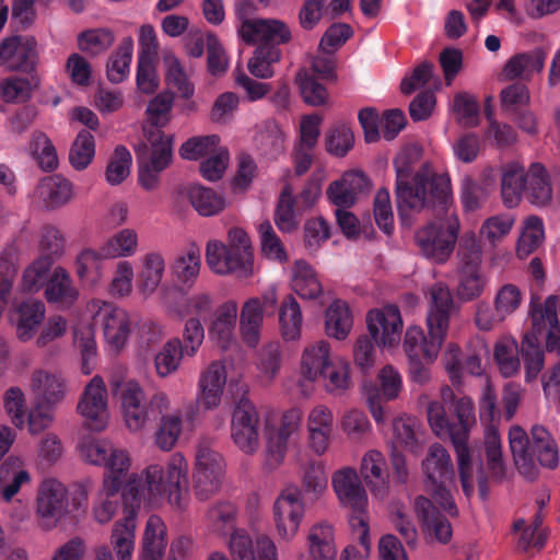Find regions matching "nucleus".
<instances>
[{"instance_id":"nucleus-20","label":"nucleus","mask_w":560,"mask_h":560,"mask_svg":"<svg viewBox=\"0 0 560 560\" xmlns=\"http://www.w3.org/2000/svg\"><path fill=\"white\" fill-rule=\"evenodd\" d=\"M45 317V303L33 295L14 298L8 310V320L18 340L22 342H27L35 337Z\"/></svg>"},{"instance_id":"nucleus-39","label":"nucleus","mask_w":560,"mask_h":560,"mask_svg":"<svg viewBox=\"0 0 560 560\" xmlns=\"http://www.w3.org/2000/svg\"><path fill=\"white\" fill-rule=\"evenodd\" d=\"M196 411L192 407L185 412L175 410L164 413L154 433L155 445L163 452H170L175 447L183 432L184 422L192 429L195 427Z\"/></svg>"},{"instance_id":"nucleus-37","label":"nucleus","mask_w":560,"mask_h":560,"mask_svg":"<svg viewBox=\"0 0 560 560\" xmlns=\"http://www.w3.org/2000/svg\"><path fill=\"white\" fill-rule=\"evenodd\" d=\"M415 512L423 535L430 541L446 544L451 540L453 530L451 523L439 513L432 502L420 495L415 500Z\"/></svg>"},{"instance_id":"nucleus-23","label":"nucleus","mask_w":560,"mask_h":560,"mask_svg":"<svg viewBox=\"0 0 560 560\" xmlns=\"http://www.w3.org/2000/svg\"><path fill=\"white\" fill-rule=\"evenodd\" d=\"M162 67L167 86L185 101L180 105L182 113L185 115L197 113L199 105L194 100L195 84L180 59L171 49L162 51Z\"/></svg>"},{"instance_id":"nucleus-52","label":"nucleus","mask_w":560,"mask_h":560,"mask_svg":"<svg viewBox=\"0 0 560 560\" xmlns=\"http://www.w3.org/2000/svg\"><path fill=\"white\" fill-rule=\"evenodd\" d=\"M26 152L42 171L52 172L59 165L56 147L48 135L42 130H34L30 135Z\"/></svg>"},{"instance_id":"nucleus-3","label":"nucleus","mask_w":560,"mask_h":560,"mask_svg":"<svg viewBox=\"0 0 560 560\" xmlns=\"http://www.w3.org/2000/svg\"><path fill=\"white\" fill-rule=\"evenodd\" d=\"M429 307L425 326L428 336L418 325L407 327L402 348L408 360H420L432 364L439 358L446 339L455 303L448 287L442 282L434 283L427 292Z\"/></svg>"},{"instance_id":"nucleus-14","label":"nucleus","mask_w":560,"mask_h":560,"mask_svg":"<svg viewBox=\"0 0 560 560\" xmlns=\"http://www.w3.org/2000/svg\"><path fill=\"white\" fill-rule=\"evenodd\" d=\"M138 158V183L148 191L159 187L161 173L172 162L173 137L158 129L147 131V140Z\"/></svg>"},{"instance_id":"nucleus-51","label":"nucleus","mask_w":560,"mask_h":560,"mask_svg":"<svg viewBox=\"0 0 560 560\" xmlns=\"http://www.w3.org/2000/svg\"><path fill=\"white\" fill-rule=\"evenodd\" d=\"M365 186L366 178L362 173L348 172L328 187L327 195L334 205L347 208L354 203L357 196Z\"/></svg>"},{"instance_id":"nucleus-26","label":"nucleus","mask_w":560,"mask_h":560,"mask_svg":"<svg viewBox=\"0 0 560 560\" xmlns=\"http://www.w3.org/2000/svg\"><path fill=\"white\" fill-rule=\"evenodd\" d=\"M228 547L233 560H279L277 545L266 534L253 539L246 529L234 528Z\"/></svg>"},{"instance_id":"nucleus-10","label":"nucleus","mask_w":560,"mask_h":560,"mask_svg":"<svg viewBox=\"0 0 560 560\" xmlns=\"http://www.w3.org/2000/svg\"><path fill=\"white\" fill-rule=\"evenodd\" d=\"M479 417L482 422L488 423L483 442L487 482L489 480L502 482L506 477V463L503 457L501 436L494 424L500 418L497 396L489 381L486 382L479 400Z\"/></svg>"},{"instance_id":"nucleus-8","label":"nucleus","mask_w":560,"mask_h":560,"mask_svg":"<svg viewBox=\"0 0 560 560\" xmlns=\"http://www.w3.org/2000/svg\"><path fill=\"white\" fill-rule=\"evenodd\" d=\"M429 207L436 208L443 215L421 228L416 233V243L423 256L434 262H444L455 247L460 228L454 209L453 194L451 192V202L447 207L433 198L424 209Z\"/></svg>"},{"instance_id":"nucleus-2","label":"nucleus","mask_w":560,"mask_h":560,"mask_svg":"<svg viewBox=\"0 0 560 560\" xmlns=\"http://www.w3.org/2000/svg\"><path fill=\"white\" fill-rule=\"evenodd\" d=\"M421 156L417 144L405 147L394 161L396 170V196L399 215L404 224L410 225L412 212H420L431 198L446 206L451 202V178L447 174H435L429 166L413 174V164Z\"/></svg>"},{"instance_id":"nucleus-62","label":"nucleus","mask_w":560,"mask_h":560,"mask_svg":"<svg viewBox=\"0 0 560 560\" xmlns=\"http://www.w3.org/2000/svg\"><path fill=\"white\" fill-rule=\"evenodd\" d=\"M184 359H187V355L180 348V339L178 337L168 339L154 355L156 375L165 378L174 374L180 368Z\"/></svg>"},{"instance_id":"nucleus-22","label":"nucleus","mask_w":560,"mask_h":560,"mask_svg":"<svg viewBox=\"0 0 560 560\" xmlns=\"http://www.w3.org/2000/svg\"><path fill=\"white\" fill-rule=\"evenodd\" d=\"M331 486L340 505L352 513L350 522L355 517H365L368 494L352 467H341L331 477Z\"/></svg>"},{"instance_id":"nucleus-9","label":"nucleus","mask_w":560,"mask_h":560,"mask_svg":"<svg viewBox=\"0 0 560 560\" xmlns=\"http://www.w3.org/2000/svg\"><path fill=\"white\" fill-rule=\"evenodd\" d=\"M425 486L443 511L457 515V508L450 492L455 483V468L447 450L439 443L429 446L421 463Z\"/></svg>"},{"instance_id":"nucleus-18","label":"nucleus","mask_w":560,"mask_h":560,"mask_svg":"<svg viewBox=\"0 0 560 560\" xmlns=\"http://www.w3.org/2000/svg\"><path fill=\"white\" fill-rule=\"evenodd\" d=\"M370 338L383 351L395 353L401 342L404 320L396 305L387 304L366 314Z\"/></svg>"},{"instance_id":"nucleus-13","label":"nucleus","mask_w":560,"mask_h":560,"mask_svg":"<svg viewBox=\"0 0 560 560\" xmlns=\"http://www.w3.org/2000/svg\"><path fill=\"white\" fill-rule=\"evenodd\" d=\"M84 316L101 327L112 350L120 351L125 348L131 332V320L127 311L110 301L92 299L85 305Z\"/></svg>"},{"instance_id":"nucleus-57","label":"nucleus","mask_w":560,"mask_h":560,"mask_svg":"<svg viewBox=\"0 0 560 560\" xmlns=\"http://www.w3.org/2000/svg\"><path fill=\"white\" fill-rule=\"evenodd\" d=\"M319 380L323 382L324 390L334 397H341L352 387L350 375V363L341 357H337L331 366L323 374Z\"/></svg>"},{"instance_id":"nucleus-56","label":"nucleus","mask_w":560,"mask_h":560,"mask_svg":"<svg viewBox=\"0 0 560 560\" xmlns=\"http://www.w3.org/2000/svg\"><path fill=\"white\" fill-rule=\"evenodd\" d=\"M302 495L306 502L320 500L328 490V477L325 467L316 462H310L301 472Z\"/></svg>"},{"instance_id":"nucleus-38","label":"nucleus","mask_w":560,"mask_h":560,"mask_svg":"<svg viewBox=\"0 0 560 560\" xmlns=\"http://www.w3.org/2000/svg\"><path fill=\"white\" fill-rule=\"evenodd\" d=\"M360 474L372 494L383 500L389 490L387 462L377 450L364 453L360 463Z\"/></svg>"},{"instance_id":"nucleus-35","label":"nucleus","mask_w":560,"mask_h":560,"mask_svg":"<svg viewBox=\"0 0 560 560\" xmlns=\"http://www.w3.org/2000/svg\"><path fill=\"white\" fill-rule=\"evenodd\" d=\"M112 260L105 249L85 246L75 256L74 272L78 279L90 288L101 284L107 272V261Z\"/></svg>"},{"instance_id":"nucleus-58","label":"nucleus","mask_w":560,"mask_h":560,"mask_svg":"<svg viewBox=\"0 0 560 560\" xmlns=\"http://www.w3.org/2000/svg\"><path fill=\"white\" fill-rule=\"evenodd\" d=\"M132 56L133 39L131 36H126L112 52L106 63V75L112 83H121L129 77Z\"/></svg>"},{"instance_id":"nucleus-21","label":"nucleus","mask_w":560,"mask_h":560,"mask_svg":"<svg viewBox=\"0 0 560 560\" xmlns=\"http://www.w3.org/2000/svg\"><path fill=\"white\" fill-rule=\"evenodd\" d=\"M231 438L236 447L252 455L259 447V416L255 405L242 397L232 412Z\"/></svg>"},{"instance_id":"nucleus-31","label":"nucleus","mask_w":560,"mask_h":560,"mask_svg":"<svg viewBox=\"0 0 560 560\" xmlns=\"http://www.w3.org/2000/svg\"><path fill=\"white\" fill-rule=\"evenodd\" d=\"M238 305L234 300H226L215 307L208 323L209 339L222 351L237 345L236 325Z\"/></svg>"},{"instance_id":"nucleus-45","label":"nucleus","mask_w":560,"mask_h":560,"mask_svg":"<svg viewBox=\"0 0 560 560\" xmlns=\"http://www.w3.org/2000/svg\"><path fill=\"white\" fill-rule=\"evenodd\" d=\"M79 294L70 273L62 267H56L45 288L46 301L65 310L71 307L78 301Z\"/></svg>"},{"instance_id":"nucleus-44","label":"nucleus","mask_w":560,"mask_h":560,"mask_svg":"<svg viewBox=\"0 0 560 560\" xmlns=\"http://www.w3.org/2000/svg\"><path fill=\"white\" fill-rule=\"evenodd\" d=\"M264 315L259 298H249L244 302L240 313V334L247 348L255 349L259 345Z\"/></svg>"},{"instance_id":"nucleus-16","label":"nucleus","mask_w":560,"mask_h":560,"mask_svg":"<svg viewBox=\"0 0 560 560\" xmlns=\"http://www.w3.org/2000/svg\"><path fill=\"white\" fill-rule=\"evenodd\" d=\"M525 301L524 291L514 283L500 285L493 295V306L481 301L476 304L475 324L480 330L489 331L514 317Z\"/></svg>"},{"instance_id":"nucleus-28","label":"nucleus","mask_w":560,"mask_h":560,"mask_svg":"<svg viewBox=\"0 0 560 560\" xmlns=\"http://www.w3.org/2000/svg\"><path fill=\"white\" fill-rule=\"evenodd\" d=\"M559 296L551 294L545 299L541 304L533 305L530 310V320L533 331L528 335L538 337L544 330H547L546 350L560 360V322L558 318Z\"/></svg>"},{"instance_id":"nucleus-11","label":"nucleus","mask_w":560,"mask_h":560,"mask_svg":"<svg viewBox=\"0 0 560 560\" xmlns=\"http://www.w3.org/2000/svg\"><path fill=\"white\" fill-rule=\"evenodd\" d=\"M226 476V462L208 440H200L194 456V489L200 501L219 493Z\"/></svg>"},{"instance_id":"nucleus-43","label":"nucleus","mask_w":560,"mask_h":560,"mask_svg":"<svg viewBox=\"0 0 560 560\" xmlns=\"http://www.w3.org/2000/svg\"><path fill=\"white\" fill-rule=\"evenodd\" d=\"M200 269V248L196 244H190L173 259L171 276L180 289L190 290L199 278Z\"/></svg>"},{"instance_id":"nucleus-48","label":"nucleus","mask_w":560,"mask_h":560,"mask_svg":"<svg viewBox=\"0 0 560 560\" xmlns=\"http://www.w3.org/2000/svg\"><path fill=\"white\" fill-rule=\"evenodd\" d=\"M178 194L187 198L195 211L201 217L217 215L226 206L221 194L199 184L186 185L179 189Z\"/></svg>"},{"instance_id":"nucleus-41","label":"nucleus","mask_w":560,"mask_h":560,"mask_svg":"<svg viewBox=\"0 0 560 560\" xmlns=\"http://www.w3.org/2000/svg\"><path fill=\"white\" fill-rule=\"evenodd\" d=\"M306 546L311 560H337L334 525L327 521L313 524L306 535Z\"/></svg>"},{"instance_id":"nucleus-5","label":"nucleus","mask_w":560,"mask_h":560,"mask_svg":"<svg viewBox=\"0 0 560 560\" xmlns=\"http://www.w3.org/2000/svg\"><path fill=\"white\" fill-rule=\"evenodd\" d=\"M523 194L537 208L549 207L553 199V188L547 168L540 163H532L526 171L517 161H510L501 167V197L506 208L516 207Z\"/></svg>"},{"instance_id":"nucleus-27","label":"nucleus","mask_w":560,"mask_h":560,"mask_svg":"<svg viewBox=\"0 0 560 560\" xmlns=\"http://www.w3.org/2000/svg\"><path fill=\"white\" fill-rule=\"evenodd\" d=\"M206 260L209 268L217 275H235L247 279L255 273V266L248 258L241 257L238 252L219 240H210L206 245Z\"/></svg>"},{"instance_id":"nucleus-4","label":"nucleus","mask_w":560,"mask_h":560,"mask_svg":"<svg viewBox=\"0 0 560 560\" xmlns=\"http://www.w3.org/2000/svg\"><path fill=\"white\" fill-rule=\"evenodd\" d=\"M419 402L427 404V418L432 432L440 439H451L455 453L458 478L462 489L467 498L471 497L478 486L480 495H487V476L481 463H477L472 452L466 443V432H456L446 413L445 406L440 400H429L428 395L419 397Z\"/></svg>"},{"instance_id":"nucleus-1","label":"nucleus","mask_w":560,"mask_h":560,"mask_svg":"<svg viewBox=\"0 0 560 560\" xmlns=\"http://www.w3.org/2000/svg\"><path fill=\"white\" fill-rule=\"evenodd\" d=\"M189 465L183 453L172 454L164 464L152 463L127 479L122 499L127 506L124 517L113 525L109 542L116 560H132L136 547L137 514L148 509L170 504L184 511L189 504Z\"/></svg>"},{"instance_id":"nucleus-33","label":"nucleus","mask_w":560,"mask_h":560,"mask_svg":"<svg viewBox=\"0 0 560 560\" xmlns=\"http://www.w3.org/2000/svg\"><path fill=\"white\" fill-rule=\"evenodd\" d=\"M37 42L32 36L13 35L0 42V67L9 71H30L36 62Z\"/></svg>"},{"instance_id":"nucleus-25","label":"nucleus","mask_w":560,"mask_h":560,"mask_svg":"<svg viewBox=\"0 0 560 560\" xmlns=\"http://www.w3.org/2000/svg\"><path fill=\"white\" fill-rule=\"evenodd\" d=\"M301 423V411L296 408L287 410L281 418L279 428L266 429L267 450L265 464L268 469L279 467L287 455L290 439L299 431Z\"/></svg>"},{"instance_id":"nucleus-63","label":"nucleus","mask_w":560,"mask_h":560,"mask_svg":"<svg viewBox=\"0 0 560 560\" xmlns=\"http://www.w3.org/2000/svg\"><path fill=\"white\" fill-rule=\"evenodd\" d=\"M73 342L80 351L81 372L91 374L96 366L97 347L94 329L90 325L78 324L73 329Z\"/></svg>"},{"instance_id":"nucleus-61","label":"nucleus","mask_w":560,"mask_h":560,"mask_svg":"<svg viewBox=\"0 0 560 560\" xmlns=\"http://www.w3.org/2000/svg\"><path fill=\"white\" fill-rule=\"evenodd\" d=\"M545 240V226L541 218L529 215L522 222L521 235L516 244V255L524 259L533 254Z\"/></svg>"},{"instance_id":"nucleus-60","label":"nucleus","mask_w":560,"mask_h":560,"mask_svg":"<svg viewBox=\"0 0 560 560\" xmlns=\"http://www.w3.org/2000/svg\"><path fill=\"white\" fill-rule=\"evenodd\" d=\"M351 529L353 539L358 544L347 545L340 553V560H368L372 546L368 520L361 516L353 518Z\"/></svg>"},{"instance_id":"nucleus-19","label":"nucleus","mask_w":560,"mask_h":560,"mask_svg":"<svg viewBox=\"0 0 560 560\" xmlns=\"http://www.w3.org/2000/svg\"><path fill=\"white\" fill-rule=\"evenodd\" d=\"M77 412L91 431L102 432L109 423L108 390L100 375L93 376L80 395Z\"/></svg>"},{"instance_id":"nucleus-55","label":"nucleus","mask_w":560,"mask_h":560,"mask_svg":"<svg viewBox=\"0 0 560 560\" xmlns=\"http://www.w3.org/2000/svg\"><path fill=\"white\" fill-rule=\"evenodd\" d=\"M285 133L275 120H266L257 126L255 145L271 159L278 158L285 149Z\"/></svg>"},{"instance_id":"nucleus-17","label":"nucleus","mask_w":560,"mask_h":560,"mask_svg":"<svg viewBox=\"0 0 560 560\" xmlns=\"http://www.w3.org/2000/svg\"><path fill=\"white\" fill-rule=\"evenodd\" d=\"M4 412L15 429H27L32 435L47 430L55 420V415L42 405L28 407L26 395L20 387H10L3 394Z\"/></svg>"},{"instance_id":"nucleus-6","label":"nucleus","mask_w":560,"mask_h":560,"mask_svg":"<svg viewBox=\"0 0 560 560\" xmlns=\"http://www.w3.org/2000/svg\"><path fill=\"white\" fill-rule=\"evenodd\" d=\"M89 500L88 483H80L70 494L67 486L55 477L38 483L35 495V514L38 527L51 530L70 514L83 512Z\"/></svg>"},{"instance_id":"nucleus-24","label":"nucleus","mask_w":560,"mask_h":560,"mask_svg":"<svg viewBox=\"0 0 560 560\" xmlns=\"http://www.w3.org/2000/svg\"><path fill=\"white\" fill-rule=\"evenodd\" d=\"M28 386L36 405L52 412L65 400L69 390L68 381L61 372L43 368L32 372Z\"/></svg>"},{"instance_id":"nucleus-40","label":"nucleus","mask_w":560,"mask_h":560,"mask_svg":"<svg viewBox=\"0 0 560 560\" xmlns=\"http://www.w3.org/2000/svg\"><path fill=\"white\" fill-rule=\"evenodd\" d=\"M31 481L32 476L23 458L9 456L0 464V500L10 503L21 488Z\"/></svg>"},{"instance_id":"nucleus-64","label":"nucleus","mask_w":560,"mask_h":560,"mask_svg":"<svg viewBox=\"0 0 560 560\" xmlns=\"http://www.w3.org/2000/svg\"><path fill=\"white\" fill-rule=\"evenodd\" d=\"M115 42V33L108 27H93L78 34L80 51L90 57H97L107 51Z\"/></svg>"},{"instance_id":"nucleus-32","label":"nucleus","mask_w":560,"mask_h":560,"mask_svg":"<svg viewBox=\"0 0 560 560\" xmlns=\"http://www.w3.org/2000/svg\"><path fill=\"white\" fill-rule=\"evenodd\" d=\"M75 197V187L72 182L60 174L43 177L31 194L34 205L45 210H57Z\"/></svg>"},{"instance_id":"nucleus-29","label":"nucleus","mask_w":560,"mask_h":560,"mask_svg":"<svg viewBox=\"0 0 560 560\" xmlns=\"http://www.w3.org/2000/svg\"><path fill=\"white\" fill-rule=\"evenodd\" d=\"M305 428L311 451L318 456L324 455L335 433L334 410L324 402L313 405L307 411Z\"/></svg>"},{"instance_id":"nucleus-34","label":"nucleus","mask_w":560,"mask_h":560,"mask_svg":"<svg viewBox=\"0 0 560 560\" xmlns=\"http://www.w3.org/2000/svg\"><path fill=\"white\" fill-rule=\"evenodd\" d=\"M166 255L161 249H150L143 253L138 259V271L136 287L138 292L144 296H152L161 287L166 275Z\"/></svg>"},{"instance_id":"nucleus-47","label":"nucleus","mask_w":560,"mask_h":560,"mask_svg":"<svg viewBox=\"0 0 560 560\" xmlns=\"http://www.w3.org/2000/svg\"><path fill=\"white\" fill-rule=\"evenodd\" d=\"M290 285L303 300L314 301L323 294V285L315 269L304 259H298L289 270Z\"/></svg>"},{"instance_id":"nucleus-53","label":"nucleus","mask_w":560,"mask_h":560,"mask_svg":"<svg viewBox=\"0 0 560 560\" xmlns=\"http://www.w3.org/2000/svg\"><path fill=\"white\" fill-rule=\"evenodd\" d=\"M132 464L133 459L130 452L114 444L102 466L104 468L102 482L122 488Z\"/></svg>"},{"instance_id":"nucleus-54","label":"nucleus","mask_w":560,"mask_h":560,"mask_svg":"<svg viewBox=\"0 0 560 560\" xmlns=\"http://www.w3.org/2000/svg\"><path fill=\"white\" fill-rule=\"evenodd\" d=\"M303 314L296 299L287 295L279 307V329L285 341H296L302 336Z\"/></svg>"},{"instance_id":"nucleus-42","label":"nucleus","mask_w":560,"mask_h":560,"mask_svg":"<svg viewBox=\"0 0 560 560\" xmlns=\"http://www.w3.org/2000/svg\"><path fill=\"white\" fill-rule=\"evenodd\" d=\"M547 52L542 48H534L513 55L503 67V75L508 80L529 81L545 68Z\"/></svg>"},{"instance_id":"nucleus-12","label":"nucleus","mask_w":560,"mask_h":560,"mask_svg":"<svg viewBox=\"0 0 560 560\" xmlns=\"http://www.w3.org/2000/svg\"><path fill=\"white\" fill-rule=\"evenodd\" d=\"M254 5L248 1H240L235 7L237 34L246 44L261 43L278 47L291 39L289 26L276 19H254Z\"/></svg>"},{"instance_id":"nucleus-30","label":"nucleus","mask_w":560,"mask_h":560,"mask_svg":"<svg viewBox=\"0 0 560 560\" xmlns=\"http://www.w3.org/2000/svg\"><path fill=\"white\" fill-rule=\"evenodd\" d=\"M228 382L226 365L223 360H214L201 370L196 401L203 410H214L221 402Z\"/></svg>"},{"instance_id":"nucleus-49","label":"nucleus","mask_w":560,"mask_h":560,"mask_svg":"<svg viewBox=\"0 0 560 560\" xmlns=\"http://www.w3.org/2000/svg\"><path fill=\"white\" fill-rule=\"evenodd\" d=\"M353 327V316L347 302L337 299L326 308L324 330L327 337L342 341L348 338Z\"/></svg>"},{"instance_id":"nucleus-59","label":"nucleus","mask_w":560,"mask_h":560,"mask_svg":"<svg viewBox=\"0 0 560 560\" xmlns=\"http://www.w3.org/2000/svg\"><path fill=\"white\" fill-rule=\"evenodd\" d=\"M52 259L48 255H43L34 259L25 267L22 273L20 290L25 293L34 294L46 288L51 275Z\"/></svg>"},{"instance_id":"nucleus-46","label":"nucleus","mask_w":560,"mask_h":560,"mask_svg":"<svg viewBox=\"0 0 560 560\" xmlns=\"http://www.w3.org/2000/svg\"><path fill=\"white\" fill-rule=\"evenodd\" d=\"M336 358L327 340L319 339L310 342L301 353L300 373H306L310 378H319L320 374L331 366Z\"/></svg>"},{"instance_id":"nucleus-7","label":"nucleus","mask_w":560,"mask_h":560,"mask_svg":"<svg viewBox=\"0 0 560 560\" xmlns=\"http://www.w3.org/2000/svg\"><path fill=\"white\" fill-rule=\"evenodd\" d=\"M530 440L524 429L513 425L509 431V445L514 465L518 472L527 479L537 474V462L547 468L559 463V448L550 433L541 425H534Z\"/></svg>"},{"instance_id":"nucleus-36","label":"nucleus","mask_w":560,"mask_h":560,"mask_svg":"<svg viewBox=\"0 0 560 560\" xmlns=\"http://www.w3.org/2000/svg\"><path fill=\"white\" fill-rule=\"evenodd\" d=\"M390 445L394 451L419 454L425 442L424 430L420 421L410 415L397 416L392 423Z\"/></svg>"},{"instance_id":"nucleus-15","label":"nucleus","mask_w":560,"mask_h":560,"mask_svg":"<svg viewBox=\"0 0 560 560\" xmlns=\"http://www.w3.org/2000/svg\"><path fill=\"white\" fill-rule=\"evenodd\" d=\"M306 501L298 485L282 488L272 504V522L278 538L285 542L295 539L306 515Z\"/></svg>"},{"instance_id":"nucleus-50","label":"nucleus","mask_w":560,"mask_h":560,"mask_svg":"<svg viewBox=\"0 0 560 560\" xmlns=\"http://www.w3.org/2000/svg\"><path fill=\"white\" fill-rule=\"evenodd\" d=\"M102 246L112 260L129 259L140 249V234L135 228H120L112 233Z\"/></svg>"}]
</instances>
